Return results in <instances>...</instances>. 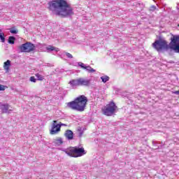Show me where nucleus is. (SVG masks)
<instances>
[{
  "mask_svg": "<svg viewBox=\"0 0 179 179\" xmlns=\"http://www.w3.org/2000/svg\"><path fill=\"white\" fill-rule=\"evenodd\" d=\"M49 9L57 16L68 17L73 15V8L65 0H54L48 3Z\"/></svg>",
  "mask_w": 179,
  "mask_h": 179,
  "instance_id": "obj_1",
  "label": "nucleus"
},
{
  "mask_svg": "<svg viewBox=\"0 0 179 179\" xmlns=\"http://www.w3.org/2000/svg\"><path fill=\"white\" fill-rule=\"evenodd\" d=\"M87 103V97L85 96V95H80L76 98L74 101L69 102L67 103V107L71 108V110L82 112L85 111Z\"/></svg>",
  "mask_w": 179,
  "mask_h": 179,
  "instance_id": "obj_2",
  "label": "nucleus"
},
{
  "mask_svg": "<svg viewBox=\"0 0 179 179\" xmlns=\"http://www.w3.org/2000/svg\"><path fill=\"white\" fill-rule=\"evenodd\" d=\"M62 150L70 157H80L83 156V155H86L83 148L70 147L67 149H63Z\"/></svg>",
  "mask_w": 179,
  "mask_h": 179,
  "instance_id": "obj_3",
  "label": "nucleus"
},
{
  "mask_svg": "<svg viewBox=\"0 0 179 179\" xmlns=\"http://www.w3.org/2000/svg\"><path fill=\"white\" fill-rule=\"evenodd\" d=\"M152 47L157 50V51L160 52L163 51V50H169V48H170V43L169 44L166 39L159 38L152 43Z\"/></svg>",
  "mask_w": 179,
  "mask_h": 179,
  "instance_id": "obj_4",
  "label": "nucleus"
},
{
  "mask_svg": "<svg viewBox=\"0 0 179 179\" xmlns=\"http://www.w3.org/2000/svg\"><path fill=\"white\" fill-rule=\"evenodd\" d=\"M117 106L114 101H110L108 103L103 109V113L104 115H107L108 117H111V115H114L115 114V111H117Z\"/></svg>",
  "mask_w": 179,
  "mask_h": 179,
  "instance_id": "obj_5",
  "label": "nucleus"
},
{
  "mask_svg": "<svg viewBox=\"0 0 179 179\" xmlns=\"http://www.w3.org/2000/svg\"><path fill=\"white\" fill-rule=\"evenodd\" d=\"M170 49L179 54V36L173 35L171 38Z\"/></svg>",
  "mask_w": 179,
  "mask_h": 179,
  "instance_id": "obj_6",
  "label": "nucleus"
},
{
  "mask_svg": "<svg viewBox=\"0 0 179 179\" xmlns=\"http://www.w3.org/2000/svg\"><path fill=\"white\" fill-rule=\"evenodd\" d=\"M20 50L21 52H31L36 50V45L30 42H27L20 46Z\"/></svg>",
  "mask_w": 179,
  "mask_h": 179,
  "instance_id": "obj_7",
  "label": "nucleus"
},
{
  "mask_svg": "<svg viewBox=\"0 0 179 179\" xmlns=\"http://www.w3.org/2000/svg\"><path fill=\"white\" fill-rule=\"evenodd\" d=\"M65 125L63 123L57 124V120H54L53 123L52 124V129L50 130V135H56L59 131H61V127Z\"/></svg>",
  "mask_w": 179,
  "mask_h": 179,
  "instance_id": "obj_8",
  "label": "nucleus"
},
{
  "mask_svg": "<svg viewBox=\"0 0 179 179\" xmlns=\"http://www.w3.org/2000/svg\"><path fill=\"white\" fill-rule=\"evenodd\" d=\"M78 66L81 68V69H85L86 70L87 72L89 73H93L94 72H96V70L90 65L85 64L84 63L80 62L78 63Z\"/></svg>",
  "mask_w": 179,
  "mask_h": 179,
  "instance_id": "obj_9",
  "label": "nucleus"
},
{
  "mask_svg": "<svg viewBox=\"0 0 179 179\" xmlns=\"http://www.w3.org/2000/svg\"><path fill=\"white\" fill-rule=\"evenodd\" d=\"M0 108L2 113L5 114H10V111H12V109H10V106H9V104H2L1 105Z\"/></svg>",
  "mask_w": 179,
  "mask_h": 179,
  "instance_id": "obj_10",
  "label": "nucleus"
},
{
  "mask_svg": "<svg viewBox=\"0 0 179 179\" xmlns=\"http://www.w3.org/2000/svg\"><path fill=\"white\" fill-rule=\"evenodd\" d=\"M80 86H90V79H86L83 78H78Z\"/></svg>",
  "mask_w": 179,
  "mask_h": 179,
  "instance_id": "obj_11",
  "label": "nucleus"
},
{
  "mask_svg": "<svg viewBox=\"0 0 179 179\" xmlns=\"http://www.w3.org/2000/svg\"><path fill=\"white\" fill-rule=\"evenodd\" d=\"M69 83L71 87H72V89H75L76 87H78V86H80V83H79V78L75 79V80H70V82Z\"/></svg>",
  "mask_w": 179,
  "mask_h": 179,
  "instance_id": "obj_12",
  "label": "nucleus"
},
{
  "mask_svg": "<svg viewBox=\"0 0 179 179\" xmlns=\"http://www.w3.org/2000/svg\"><path fill=\"white\" fill-rule=\"evenodd\" d=\"M64 135L69 141L73 139V131L71 130H66Z\"/></svg>",
  "mask_w": 179,
  "mask_h": 179,
  "instance_id": "obj_13",
  "label": "nucleus"
},
{
  "mask_svg": "<svg viewBox=\"0 0 179 179\" xmlns=\"http://www.w3.org/2000/svg\"><path fill=\"white\" fill-rule=\"evenodd\" d=\"M10 67V60H7L4 62L3 68L6 72H9V68Z\"/></svg>",
  "mask_w": 179,
  "mask_h": 179,
  "instance_id": "obj_14",
  "label": "nucleus"
},
{
  "mask_svg": "<svg viewBox=\"0 0 179 179\" xmlns=\"http://www.w3.org/2000/svg\"><path fill=\"white\" fill-rule=\"evenodd\" d=\"M47 50H48V51H56V52H58V51H59V49L58 48H55V47L52 46V45H49L47 48Z\"/></svg>",
  "mask_w": 179,
  "mask_h": 179,
  "instance_id": "obj_15",
  "label": "nucleus"
},
{
  "mask_svg": "<svg viewBox=\"0 0 179 179\" xmlns=\"http://www.w3.org/2000/svg\"><path fill=\"white\" fill-rule=\"evenodd\" d=\"M101 79L103 83H107V82L110 80V77H108V76H103L101 77Z\"/></svg>",
  "mask_w": 179,
  "mask_h": 179,
  "instance_id": "obj_16",
  "label": "nucleus"
},
{
  "mask_svg": "<svg viewBox=\"0 0 179 179\" xmlns=\"http://www.w3.org/2000/svg\"><path fill=\"white\" fill-rule=\"evenodd\" d=\"M15 40H16V38L15 36H9L8 38L9 44H15Z\"/></svg>",
  "mask_w": 179,
  "mask_h": 179,
  "instance_id": "obj_17",
  "label": "nucleus"
},
{
  "mask_svg": "<svg viewBox=\"0 0 179 179\" xmlns=\"http://www.w3.org/2000/svg\"><path fill=\"white\" fill-rule=\"evenodd\" d=\"M0 40L1 43H5V34L2 33V30L0 29Z\"/></svg>",
  "mask_w": 179,
  "mask_h": 179,
  "instance_id": "obj_18",
  "label": "nucleus"
},
{
  "mask_svg": "<svg viewBox=\"0 0 179 179\" xmlns=\"http://www.w3.org/2000/svg\"><path fill=\"white\" fill-rule=\"evenodd\" d=\"M35 76L37 78V80H44V77L40 73H36Z\"/></svg>",
  "mask_w": 179,
  "mask_h": 179,
  "instance_id": "obj_19",
  "label": "nucleus"
},
{
  "mask_svg": "<svg viewBox=\"0 0 179 179\" xmlns=\"http://www.w3.org/2000/svg\"><path fill=\"white\" fill-rule=\"evenodd\" d=\"M78 136L79 138H82V136H83V129H82V127H79L78 129Z\"/></svg>",
  "mask_w": 179,
  "mask_h": 179,
  "instance_id": "obj_20",
  "label": "nucleus"
},
{
  "mask_svg": "<svg viewBox=\"0 0 179 179\" xmlns=\"http://www.w3.org/2000/svg\"><path fill=\"white\" fill-rule=\"evenodd\" d=\"M55 143L58 145H62L63 143L62 138H59L58 139L55 140Z\"/></svg>",
  "mask_w": 179,
  "mask_h": 179,
  "instance_id": "obj_21",
  "label": "nucleus"
},
{
  "mask_svg": "<svg viewBox=\"0 0 179 179\" xmlns=\"http://www.w3.org/2000/svg\"><path fill=\"white\" fill-rule=\"evenodd\" d=\"M10 33H11L12 34H17L18 31L17 29H15V27H13L10 29Z\"/></svg>",
  "mask_w": 179,
  "mask_h": 179,
  "instance_id": "obj_22",
  "label": "nucleus"
},
{
  "mask_svg": "<svg viewBox=\"0 0 179 179\" xmlns=\"http://www.w3.org/2000/svg\"><path fill=\"white\" fill-rule=\"evenodd\" d=\"M64 55L67 57V58H73V56H72V54L69 52H64Z\"/></svg>",
  "mask_w": 179,
  "mask_h": 179,
  "instance_id": "obj_23",
  "label": "nucleus"
},
{
  "mask_svg": "<svg viewBox=\"0 0 179 179\" xmlns=\"http://www.w3.org/2000/svg\"><path fill=\"white\" fill-rule=\"evenodd\" d=\"M30 82H33V83H36L37 82V79L34 76H31L29 78Z\"/></svg>",
  "mask_w": 179,
  "mask_h": 179,
  "instance_id": "obj_24",
  "label": "nucleus"
},
{
  "mask_svg": "<svg viewBox=\"0 0 179 179\" xmlns=\"http://www.w3.org/2000/svg\"><path fill=\"white\" fill-rule=\"evenodd\" d=\"M157 8L156 6H152L151 7H150V10L151 12H155V10H156Z\"/></svg>",
  "mask_w": 179,
  "mask_h": 179,
  "instance_id": "obj_25",
  "label": "nucleus"
},
{
  "mask_svg": "<svg viewBox=\"0 0 179 179\" xmlns=\"http://www.w3.org/2000/svg\"><path fill=\"white\" fill-rule=\"evenodd\" d=\"M5 90V85H0V92Z\"/></svg>",
  "mask_w": 179,
  "mask_h": 179,
  "instance_id": "obj_26",
  "label": "nucleus"
},
{
  "mask_svg": "<svg viewBox=\"0 0 179 179\" xmlns=\"http://www.w3.org/2000/svg\"><path fill=\"white\" fill-rule=\"evenodd\" d=\"M173 93V94H177L178 96H179V90L178 91H175Z\"/></svg>",
  "mask_w": 179,
  "mask_h": 179,
  "instance_id": "obj_27",
  "label": "nucleus"
},
{
  "mask_svg": "<svg viewBox=\"0 0 179 179\" xmlns=\"http://www.w3.org/2000/svg\"><path fill=\"white\" fill-rule=\"evenodd\" d=\"M78 169V167L77 166H74V169L73 168H72V169L73 170H76Z\"/></svg>",
  "mask_w": 179,
  "mask_h": 179,
  "instance_id": "obj_28",
  "label": "nucleus"
},
{
  "mask_svg": "<svg viewBox=\"0 0 179 179\" xmlns=\"http://www.w3.org/2000/svg\"><path fill=\"white\" fill-rule=\"evenodd\" d=\"M177 9H178V10H179V3H178V5H177Z\"/></svg>",
  "mask_w": 179,
  "mask_h": 179,
  "instance_id": "obj_29",
  "label": "nucleus"
},
{
  "mask_svg": "<svg viewBox=\"0 0 179 179\" xmlns=\"http://www.w3.org/2000/svg\"><path fill=\"white\" fill-rule=\"evenodd\" d=\"M178 27H179V24H178Z\"/></svg>",
  "mask_w": 179,
  "mask_h": 179,
  "instance_id": "obj_30",
  "label": "nucleus"
}]
</instances>
